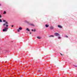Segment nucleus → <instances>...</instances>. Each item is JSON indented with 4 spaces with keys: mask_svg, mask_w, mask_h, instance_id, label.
I'll use <instances>...</instances> for the list:
<instances>
[{
    "mask_svg": "<svg viewBox=\"0 0 77 77\" xmlns=\"http://www.w3.org/2000/svg\"><path fill=\"white\" fill-rule=\"evenodd\" d=\"M38 72H41V70H38Z\"/></svg>",
    "mask_w": 77,
    "mask_h": 77,
    "instance_id": "a878e982",
    "label": "nucleus"
},
{
    "mask_svg": "<svg viewBox=\"0 0 77 77\" xmlns=\"http://www.w3.org/2000/svg\"><path fill=\"white\" fill-rule=\"evenodd\" d=\"M50 37H54V36L53 35H51L50 36Z\"/></svg>",
    "mask_w": 77,
    "mask_h": 77,
    "instance_id": "ddd939ff",
    "label": "nucleus"
},
{
    "mask_svg": "<svg viewBox=\"0 0 77 77\" xmlns=\"http://www.w3.org/2000/svg\"><path fill=\"white\" fill-rule=\"evenodd\" d=\"M54 28L53 27V26H51L50 27V29H51V30H53V29Z\"/></svg>",
    "mask_w": 77,
    "mask_h": 77,
    "instance_id": "20e7f679",
    "label": "nucleus"
},
{
    "mask_svg": "<svg viewBox=\"0 0 77 77\" xmlns=\"http://www.w3.org/2000/svg\"><path fill=\"white\" fill-rule=\"evenodd\" d=\"M6 27H8V25H6Z\"/></svg>",
    "mask_w": 77,
    "mask_h": 77,
    "instance_id": "412c9836",
    "label": "nucleus"
},
{
    "mask_svg": "<svg viewBox=\"0 0 77 77\" xmlns=\"http://www.w3.org/2000/svg\"><path fill=\"white\" fill-rule=\"evenodd\" d=\"M8 28H5V29H3V32H7L8 31Z\"/></svg>",
    "mask_w": 77,
    "mask_h": 77,
    "instance_id": "f03ea898",
    "label": "nucleus"
},
{
    "mask_svg": "<svg viewBox=\"0 0 77 77\" xmlns=\"http://www.w3.org/2000/svg\"><path fill=\"white\" fill-rule=\"evenodd\" d=\"M26 23H27V24H29V25H30V26H35V25L33 24L30 23H29V22L27 21H26Z\"/></svg>",
    "mask_w": 77,
    "mask_h": 77,
    "instance_id": "f257e3e1",
    "label": "nucleus"
},
{
    "mask_svg": "<svg viewBox=\"0 0 77 77\" xmlns=\"http://www.w3.org/2000/svg\"><path fill=\"white\" fill-rule=\"evenodd\" d=\"M37 38H38V39H41V38L39 37H37Z\"/></svg>",
    "mask_w": 77,
    "mask_h": 77,
    "instance_id": "6e6552de",
    "label": "nucleus"
},
{
    "mask_svg": "<svg viewBox=\"0 0 77 77\" xmlns=\"http://www.w3.org/2000/svg\"><path fill=\"white\" fill-rule=\"evenodd\" d=\"M6 14V11H4L3 14Z\"/></svg>",
    "mask_w": 77,
    "mask_h": 77,
    "instance_id": "1a4fd4ad",
    "label": "nucleus"
},
{
    "mask_svg": "<svg viewBox=\"0 0 77 77\" xmlns=\"http://www.w3.org/2000/svg\"><path fill=\"white\" fill-rule=\"evenodd\" d=\"M17 32H20V30L19 29H18L17 30Z\"/></svg>",
    "mask_w": 77,
    "mask_h": 77,
    "instance_id": "9b49d317",
    "label": "nucleus"
},
{
    "mask_svg": "<svg viewBox=\"0 0 77 77\" xmlns=\"http://www.w3.org/2000/svg\"><path fill=\"white\" fill-rule=\"evenodd\" d=\"M74 66H75V67H77V66H75V65H74Z\"/></svg>",
    "mask_w": 77,
    "mask_h": 77,
    "instance_id": "4be33fe9",
    "label": "nucleus"
},
{
    "mask_svg": "<svg viewBox=\"0 0 77 77\" xmlns=\"http://www.w3.org/2000/svg\"><path fill=\"white\" fill-rule=\"evenodd\" d=\"M0 22H2V20L1 19H0Z\"/></svg>",
    "mask_w": 77,
    "mask_h": 77,
    "instance_id": "a211bd4d",
    "label": "nucleus"
},
{
    "mask_svg": "<svg viewBox=\"0 0 77 77\" xmlns=\"http://www.w3.org/2000/svg\"><path fill=\"white\" fill-rule=\"evenodd\" d=\"M45 26L46 27H49V25H48L46 24Z\"/></svg>",
    "mask_w": 77,
    "mask_h": 77,
    "instance_id": "423d86ee",
    "label": "nucleus"
},
{
    "mask_svg": "<svg viewBox=\"0 0 77 77\" xmlns=\"http://www.w3.org/2000/svg\"><path fill=\"white\" fill-rule=\"evenodd\" d=\"M2 17V16H1V15H0V18Z\"/></svg>",
    "mask_w": 77,
    "mask_h": 77,
    "instance_id": "b1692460",
    "label": "nucleus"
},
{
    "mask_svg": "<svg viewBox=\"0 0 77 77\" xmlns=\"http://www.w3.org/2000/svg\"><path fill=\"white\" fill-rule=\"evenodd\" d=\"M19 30H22V28L20 27L19 28Z\"/></svg>",
    "mask_w": 77,
    "mask_h": 77,
    "instance_id": "0eeeda50",
    "label": "nucleus"
},
{
    "mask_svg": "<svg viewBox=\"0 0 77 77\" xmlns=\"http://www.w3.org/2000/svg\"><path fill=\"white\" fill-rule=\"evenodd\" d=\"M11 27H14V26L12 25V26H11Z\"/></svg>",
    "mask_w": 77,
    "mask_h": 77,
    "instance_id": "393cba45",
    "label": "nucleus"
},
{
    "mask_svg": "<svg viewBox=\"0 0 77 77\" xmlns=\"http://www.w3.org/2000/svg\"><path fill=\"white\" fill-rule=\"evenodd\" d=\"M3 22H6V20H3Z\"/></svg>",
    "mask_w": 77,
    "mask_h": 77,
    "instance_id": "dca6fc26",
    "label": "nucleus"
},
{
    "mask_svg": "<svg viewBox=\"0 0 77 77\" xmlns=\"http://www.w3.org/2000/svg\"><path fill=\"white\" fill-rule=\"evenodd\" d=\"M5 25H6V24H5V23L3 24V26H5Z\"/></svg>",
    "mask_w": 77,
    "mask_h": 77,
    "instance_id": "aec40b11",
    "label": "nucleus"
},
{
    "mask_svg": "<svg viewBox=\"0 0 77 77\" xmlns=\"http://www.w3.org/2000/svg\"><path fill=\"white\" fill-rule=\"evenodd\" d=\"M54 35L57 36H59V34L57 32H56L54 33Z\"/></svg>",
    "mask_w": 77,
    "mask_h": 77,
    "instance_id": "7ed1b4c3",
    "label": "nucleus"
},
{
    "mask_svg": "<svg viewBox=\"0 0 77 77\" xmlns=\"http://www.w3.org/2000/svg\"><path fill=\"white\" fill-rule=\"evenodd\" d=\"M60 54L61 56H63V54H61V53H60Z\"/></svg>",
    "mask_w": 77,
    "mask_h": 77,
    "instance_id": "2eb2a0df",
    "label": "nucleus"
},
{
    "mask_svg": "<svg viewBox=\"0 0 77 77\" xmlns=\"http://www.w3.org/2000/svg\"><path fill=\"white\" fill-rule=\"evenodd\" d=\"M32 32H33V31H34V30H33V29H32Z\"/></svg>",
    "mask_w": 77,
    "mask_h": 77,
    "instance_id": "5701e85b",
    "label": "nucleus"
},
{
    "mask_svg": "<svg viewBox=\"0 0 77 77\" xmlns=\"http://www.w3.org/2000/svg\"><path fill=\"white\" fill-rule=\"evenodd\" d=\"M34 32H36V29H34Z\"/></svg>",
    "mask_w": 77,
    "mask_h": 77,
    "instance_id": "4468645a",
    "label": "nucleus"
},
{
    "mask_svg": "<svg viewBox=\"0 0 77 77\" xmlns=\"http://www.w3.org/2000/svg\"><path fill=\"white\" fill-rule=\"evenodd\" d=\"M5 24H8V22H5Z\"/></svg>",
    "mask_w": 77,
    "mask_h": 77,
    "instance_id": "f8f14e48",
    "label": "nucleus"
},
{
    "mask_svg": "<svg viewBox=\"0 0 77 77\" xmlns=\"http://www.w3.org/2000/svg\"><path fill=\"white\" fill-rule=\"evenodd\" d=\"M60 38H61V37H58V39H60Z\"/></svg>",
    "mask_w": 77,
    "mask_h": 77,
    "instance_id": "6ab92c4d",
    "label": "nucleus"
},
{
    "mask_svg": "<svg viewBox=\"0 0 77 77\" xmlns=\"http://www.w3.org/2000/svg\"><path fill=\"white\" fill-rule=\"evenodd\" d=\"M30 34H32V33L31 32H30Z\"/></svg>",
    "mask_w": 77,
    "mask_h": 77,
    "instance_id": "bb28decb",
    "label": "nucleus"
},
{
    "mask_svg": "<svg viewBox=\"0 0 77 77\" xmlns=\"http://www.w3.org/2000/svg\"><path fill=\"white\" fill-rule=\"evenodd\" d=\"M26 30H28V31H30V30L29 29V28H27L26 29Z\"/></svg>",
    "mask_w": 77,
    "mask_h": 77,
    "instance_id": "9d476101",
    "label": "nucleus"
},
{
    "mask_svg": "<svg viewBox=\"0 0 77 77\" xmlns=\"http://www.w3.org/2000/svg\"><path fill=\"white\" fill-rule=\"evenodd\" d=\"M65 37H66V38H68V36H67V35H66L65 36Z\"/></svg>",
    "mask_w": 77,
    "mask_h": 77,
    "instance_id": "f3484780",
    "label": "nucleus"
},
{
    "mask_svg": "<svg viewBox=\"0 0 77 77\" xmlns=\"http://www.w3.org/2000/svg\"><path fill=\"white\" fill-rule=\"evenodd\" d=\"M58 26L59 28H62V26H60V25H58Z\"/></svg>",
    "mask_w": 77,
    "mask_h": 77,
    "instance_id": "39448f33",
    "label": "nucleus"
}]
</instances>
